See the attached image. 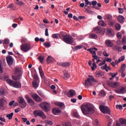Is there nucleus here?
Segmentation results:
<instances>
[{"label": "nucleus", "mask_w": 126, "mask_h": 126, "mask_svg": "<svg viewBox=\"0 0 126 126\" xmlns=\"http://www.w3.org/2000/svg\"><path fill=\"white\" fill-rule=\"evenodd\" d=\"M12 77L14 80L10 79H6V81L11 86H13L14 88H21V83L19 81H17V80H19L20 77H21V70L19 67H16L15 69V74L14 75H12Z\"/></svg>", "instance_id": "obj_1"}, {"label": "nucleus", "mask_w": 126, "mask_h": 126, "mask_svg": "<svg viewBox=\"0 0 126 126\" xmlns=\"http://www.w3.org/2000/svg\"><path fill=\"white\" fill-rule=\"evenodd\" d=\"M95 107L91 103H87L85 106H81V111L84 115H91L94 113Z\"/></svg>", "instance_id": "obj_2"}, {"label": "nucleus", "mask_w": 126, "mask_h": 126, "mask_svg": "<svg viewBox=\"0 0 126 126\" xmlns=\"http://www.w3.org/2000/svg\"><path fill=\"white\" fill-rule=\"evenodd\" d=\"M61 39L66 43V44H69L70 45H72L73 42H74L73 37L69 34H63L62 36H61Z\"/></svg>", "instance_id": "obj_3"}, {"label": "nucleus", "mask_w": 126, "mask_h": 126, "mask_svg": "<svg viewBox=\"0 0 126 126\" xmlns=\"http://www.w3.org/2000/svg\"><path fill=\"white\" fill-rule=\"evenodd\" d=\"M33 115L35 118H37V117H40V118H42L43 120H45V119H47V116H46L45 113H44V112H43L42 110H34L33 111Z\"/></svg>", "instance_id": "obj_4"}, {"label": "nucleus", "mask_w": 126, "mask_h": 126, "mask_svg": "<svg viewBox=\"0 0 126 126\" xmlns=\"http://www.w3.org/2000/svg\"><path fill=\"white\" fill-rule=\"evenodd\" d=\"M18 102L19 103V106L21 109H24L27 106V102L24 99V98L21 96H19L18 98Z\"/></svg>", "instance_id": "obj_5"}, {"label": "nucleus", "mask_w": 126, "mask_h": 126, "mask_svg": "<svg viewBox=\"0 0 126 126\" xmlns=\"http://www.w3.org/2000/svg\"><path fill=\"white\" fill-rule=\"evenodd\" d=\"M39 107L44 111V112H50V104L47 102H41Z\"/></svg>", "instance_id": "obj_6"}, {"label": "nucleus", "mask_w": 126, "mask_h": 126, "mask_svg": "<svg viewBox=\"0 0 126 126\" xmlns=\"http://www.w3.org/2000/svg\"><path fill=\"white\" fill-rule=\"evenodd\" d=\"M31 49H32V47H31V45L29 43H25L21 46V50L23 52H25V53L30 51Z\"/></svg>", "instance_id": "obj_7"}, {"label": "nucleus", "mask_w": 126, "mask_h": 126, "mask_svg": "<svg viewBox=\"0 0 126 126\" xmlns=\"http://www.w3.org/2000/svg\"><path fill=\"white\" fill-rule=\"evenodd\" d=\"M116 126H126V119L124 118L119 119V121L116 122Z\"/></svg>", "instance_id": "obj_8"}, {"label": "nucleus", "mask_w": 126, "mask_h": 126, "mask_svg": "<svg viewBox=\"0 0 126 126\" xmlns=\"http://www.w3.org/2000/svg\"><path fill=\"white\" fill-rule=\"evenodd\" d=\"M99 109L103 114H110V109L107 106L102 105L99 106Z\"/></svg>", "instance_id": "obj_9"}, {"label": "nucleus", "mask_w": 126, "mask_h": 126, "mask_svg": "<svg viewBox=\"0 0 126 126\" xmlns=\"http://www.w3.org/2000/svg\"><path fill=\"white\" fill-rule=\"evenodd\" d=\"M32 97L33 98L34 101H36V102H37L38 103L42 102V98H41V97H40L39 95H38L37 94H32Z\"/></svg>", "instance_id": "obj_10"}, {"label": "nucleus", "mask_w": 126, "mask_h": 126, "mask_svg": "<svg viewBox=\"0 0 126 126\" xmlns=\"http://www.w3.org/2000/svg\"><path fill=\"white\" fill-rule=\"evenodd\" d=\"M107 84L108 85V86L112 87V88H116V87L120 86V83H119L118 82L113 83L110 81H108L107 82Z\"/></svg>", "instance_id": "obj_11"}, {"label": "nucleus", "mask_w": 126, "mask_h": 126, "mask_svg": "<svg viewBox=\"0 0 126 126\" xmlns=\"http://www.w3.org/2000/svg\"><path fill=\"white\" fill-rule=\"evenodd\" d=\"M6 60L7 61V63H8L9 66H11L12 64H13V59L12 58V57L11 56L6 57Z\"/></svg>", "instance_id": "obj_12"}, {"label": "nucleus", "mask_w": 126, "mask_h": 126, "mask_svg": "<svg viewBox=\"0 0 126 126\" xmlns=\"http://www.w3.org/2000/svg\"><path fill=\"white\" fill-rule=\"evenodd\" d=\"M93 82L90 80V79H87L85 82V86L86 88H88L89 87H91V86H93Z\"/></svg>", "instance_id": "obj_13"}, {"label": "nucleus", "mask_w": 126, "mask_h": 126, "mask_svg": "<svg viewBox=\"0 0 126 126\" xmlns=\"http://www.w3.org/2000/svg\"><path fill=\"white\" fill-rule=\"evenodd\" d=\"M76 93H75V91L73 90H70L67 93V96L69 97V98H72L73 96L76 95Z\"/></svg>", "instance_id": "obj_14"}, {"label": "nucleus", "mask_w": 126, "mask_h": 126, "mask_svg": "<svg viewBox=\"0 0 126 126\" xmlns=\"http://www.w3.org/2000/svg\"><path fill=\"white\" fill-rule=\"evenodd\" d=\"M117 19L119 23H121V24H124V23H125V20H126L125 17L123 15H119L117 17Z\"/></svg>", "instance_id": "obj_15"}, {"label": "nucleus", "mask_w": 126, "mask_h": 126, "mask_svg": "<svg viewBox=\"0 0 126 126\" xmlns=\"http://www.w3.org/2000/svg\"><path fill=\"white\" fill-rule=\"evenodd\" d=\"M106 34L109 37H113V30H112V29L107 28L106 29Z\"/></svg>", "instance_id": "obj_16"}, {"label": "nucleus", "mask_w": 126, "mask_h": 126, "mask_svg": "<svg viewBox=\"0 0 126 126\" xmlns=\"http://www.w3.org/2000/svg\"><path fill=\"white\" fill-rule=\"evenodd\" d=\"M6 104V101L5 99L2 98L0 99V110L2 109V108H4V105Z\"/></svg>", "instance_id": "obj_17"}, {"label": "nucleus", "mask_w": 126, "mask_h": 126, "mask_svg": "<svg viewBox=\"0 0 126 126\" xmlns=\"http://www.w3.org/2000/svg\"><path fill=\"white\" fill-rule=\"evenodd\" d=\"M91 54H92L93 55V60H98V59H100V57H98V56H97L96 54V51H94L93 49L92 50Z\"/></svg>", "instance_id": "obj_18"}, {"label": "nucleus", "mask_w": 126, "mask_h": 126, "mask_svg": "<svg viewBox=\"0 0 126 126\" xmlns=\"http://www.w3.org/2000/svg\"><path fill=\"white\" fill-rule=\"evenodd\" d=\"M55 105L56 106H58V107H59L61 108V109H64L65 108V106H64V104L63 102H57L55 103Z\"/></svg>", "instance_id": "obj_19"}, {"label": "nucleus", "mask_w": 126, "mask_h": 126, "mask_svg": "<svg viewBox=\"0 0 126 126\" xmlns=\"http://www.w3.org/2000/svg\"><path fill=\"white\" fill-rule=\"evenodd\" d=\"M52 112L54 115H59L61 113V109L59 108H55L52 110Z\"/></svg>", "instance_id": "obj_20"}, {"label": "nucleus", "mask_w": 126, "mask_h": 126, "mask_svg": "<svg viewBox=\"0 0 126 126\" xmlns=\"http://www.w3.org/2000/svg\"><path fill=\"white\" fill-rule=\"evenodd\" d=\"M6 93V89L4 88H1L0 89V96H4Z\"/></svg>", "instance_id": "obj_21"}, {"label": "nucleus", "mask_w": 126, "mask_h": 126, "mask_svg": "<svg viewBox=\"0 0 126 126\" xmlns=\"http://www.w3.org/2000/svg\"><path fill=\"white\" fill-rule=\"evenodd\" d=\"M52 38H54V39H59V37L60 39H62L61 37H63V34H61L60 33H55L52 35Z\"/></svg>", "instance_id": "obj_22"}, {"label": "nucleus", "mask_w": 126, "mask_h": 126, "mask_svg": "<svg viewBox=\"0 0 126 126\" xmlns=\"http://www.w3.org/2000/svg\"><path fill=\"white\" fill-rule=\"evenodd\" d=\"M105 44L107 46V47H113V45H114L113 42H112L110 39L106 40L105 41Z\"/></svg>", "instance_id": "obj_23"}, {"label": "nucleus", "mask_w": 126, "mask_h": 126, "mask_svg": "<svg viewBox=\"0 0 126 126\" xmlns=\"http://www.w3.org/2000/svg\"><path fill=\"white\" fill-rule=\"evenodd\" d=\"M113 50H114L115 51H118V52H121L123 49L122 48V47L119 46L118 45H115L112 47Z\"/></svg>", "instance_id": "obj_24"}, {"label": "nucleus", "mask_w": 126, "mask_h": 126, "mask_svg": "<svg viewBox=\"0 0 126 126\" xmlns=\"http://www.w3.org/2000/svg\"><path fill=\"white\" fill-rule=\"evenodd\" d=\"M104 72L103 71H97L95 73L96 77H100V76H104Z\"/></svg>", "instance_id": "obj_25"}, {"label": "nucleus", "mask_w": 126, "mask_h": 126, "mask_svg": "<svg viewBox=\"0 0 126 126\" xmlns=\"http://www.w3.org/2000/svg\"><path fill=\"white\" fill-rule=\"evenodd\" d=\"M26 98L28 100V103H29V104H31L32 105H35L34 101L32 100V99H31V98H30L29 96H26Z\"/></svg>", "instance_id": "obj_26"}, {"label": "nucleus", "mask_w": 126, "mask_h": 126, "mask_svg": "<svg viewBox=\"0 0 126 126\" xmlns=\"http://www.w3.org/2000/svg\"><path fill=\"white\" fill-rule=\"evenodd\" d=\"M94 30L95 33H96V34H99V33H101V32H102V29H101V28L99 27L94 29Z\"/></svg>", "instance_id": "obj_27"}, {"label": "nucleus", "mask_w": 126, "mask_h": 126, "mask_svg": "<svg viewBox=\"0 0 126 126\" xmlns=\"http://www.w3.org/2000/svg\"><path fill=\"white\" fill-rule=\"evenodd\" d=\"M97 4V1H92V5H93L92 6L93 8H95V9H97V10H99L100 8H99L98 7L95 6Z\"/></svg>", "instance_id": "obj_28"}, {"label": "nucleus", "mask_w": 126, "mask_h": 126, "mask_svg": "<svg viewBox=\"0 0 126 126\" xmlns=\"http://www.w3.org/2000/svg\"><path fill=\"white\" fill-rule=\"evenodd\" d=\"M89 38H90V39H97L98 38V36L97 34L92 33L90 34Z\"/></svg>", "instance_id": "obj_29"}, {"label": "nucleus", "mask_w": 126, "mask_h": 126, "mask_svg": "<svg viewBox=\"0 0 126 126\" xmlns=\"http://www.w3.org/2000/svg\"><path fill=\"white\" fill-rule=\"evenodd\" d=\"M89 78L88 79H89L91 81H92V82H94V83H97V82H98V81L95 79L93 76L89 75Z\"/></svg>", "instance_id": "obj_30"}, {"label": "nucleus", "mask_w": 126, "mask_h": 126, "mask_svg": "<svg viewBox=\"0 0 126 126\" xmlns=\"http://www.w3.org/2000/svg\"><path fill=\"white\" fill-rule=\"evenodd\" d=\"M53 61H54V58L51 56H48L46 59V62L48 63H52Z\"/></svg>", "instance_id": "obj_31"}, {"label": "nucleus", "mask_w": 126, "mask_h": 126, "mask_svg": "<svg viewBox=\"0 0 126 126\" xmlns=\"http://www.w3.org/2000/svg\"><path fill=\"white\" fill-rule=\"evenodd\" d=\"M64 72V78L65 79H67V78H69V74L67 72L66 70H63Z\"/></svg>", "instance_id": "obj_32"}, {"label": "nucleus", "mask_w": 126, "mask_h": 126, "mask_svg": "<svg viewBox=\"0 0 126 126\" xmlns=\"http://www.w3.org/2000/svg\"><path fill=\"white\" fill-rule=\"evenodd\" d=\"M98 24L99 26H102V27H105L106 26V24L104 22V21L100 20L98 22Z\"/></svg>", "instance_id": "obj_33"}, {"label": "nucleus", "mask_w": 126, "mask_h": 126, "mask_svg": "<svg viewBox=\"0 0 126 126\" xmlns=\"http://www.w3.org/2000/svg\"><path fill=\"white\" fill-rule=\"evenodd\" d=\"M70 64V63L68 62H65V63H61V65L63 66V67H67V66H69Z\"/></svg>", "instance_id": "obj_34"}, {"label": "nucleus", "mask_w": 126, "mask_h": 126, "mask_svg": "<svg viewBox=\"0 0 126 126\" xmlns=\"http://www.w3.org/2000/svg\"><path fill=\"white\" fill-rule=\"evenodd\" d=\"M126 69V64H123L121 66V69L119 70V72L123 73Z\"/></svg>", "instance_id": "obj_35"}, {"label": "nucleus", "mask_w": 126, "mask_h": 126, "mask_svg": "<svg viewBox=\"0 0 126 126\" xmlns=\"http://www.w3.org/2000/svg\"><path fill=\"white\" fill-rule=\"evenodd\" d=\"M115 23H116V22L115 21V20H112L109 22L108 24L110 26H111V27H113L115 25Z\"/></svg>", "instance_id": "obj_36"}, {"label": "nucleus", "mask_w": 126, "mask_h": 126, "mask_svg": "<svg viewBox=\"0 0 126 126\" xmlns=\"http://www.w3.org/2000/svg\"><path fill=\"white\" fill-rule=\"evenodd\" d=\"M45 123L49 125V126H53L54 125V123L52 121L50 120H45Z\"/></svg>", "instance_id": "obj_37"}, {"label": "nucleus", "mask_w": 126, "mask_h": 126, "mask_svg": "<svg viewBox=\"0 0 126 126\" xmlns=\"http://www.w3.org/2000/svg\"><path fill=\"white\" fill-rule=\"evenodd\" d=\"M62 125L63 126H71V123L68 122H63Z\"/></svg>", "instance_id": "obj_38"}, {"label": "nucleus", "mask_w": 126, "mask_h": 126, "mask_svg": "<svg viewBox=\"0 0 126 126\" xmlns=\"http://www.w3.org/2000/svg\"><path fill=\"white\" fill-rule=\"evenodd\" d=\"M6 117V118H8V120H11L12 119V117H13V112L7 115Z\"/></svg>", "instance_id": "obj_39"}, {"label": "nucleus", "mask_w": 126, "mask_h": 126, "mask_svg": "<svg viewBox=\"0 0 126 126\" xmlns=\"http://www.w3.org/2000/svg\"><path fill=\"white\" fill-rule=\"evenodd\" d=\"M37 81H32V85L34 88H37L38 86V83H37Z\"/></svg>", "instance_id": "obj_40"}, {"label": "nucleus", "mask_w": 126, "mask_h": 126, "mask_svg": "<svg viewBox=\"0 0 126 126\" xmlns=\"http://www.w3.org/2000/svg\"><path fill=\"white\" fill-rule=\"evenodd\" d=\"M44 57L42 56H40L38 58V59L39 61V62L41 63H43V62L44 61Z\"/></svg>", "instance_id": "obj_41"}, {"label": "nucleus", "mask_w": 126, "mask_h": 126, "mask_svg": "<svg viewBox=\"0 0 126 126\" xmlns=\"http://www.w3.org/2000/svg\"><path fill=\"white\" fill-rule=\"evenodd\" d=\"M99 94L100 95V96L104 97V96H106V92H105V91H104V90H101Z\"/></svg>", "instance_id": "obj_42"}, {"label": "nucleus", "mask_w": 126, "mask_h": 126, "mask_svg": "<svg viewBox=\"0 0 126 126\" xmlns=\"http://www.w3.org/2000/svg\"><path fill=\"white\" fill-rule=\"evenodd\" d=\"M126 36H124L123 37V38H122V41H121L122 43V45H126Z\"/></svg>", "instance_id": "obj_43"}, {"label": "nucleus", "mask_w": 126, "mask_h": 126, "mask_svg": "<svg viewBox=\"0 0 126 126\" xmlns=\"http://www.w3.org/2000/svg\"><path fill=\"white\" fill-rule=\"evenodd\" d=\"M85 4L86 5L85 6L84 8H85V9H86V7H87L88 8H89V6H88L87 5H88V4H90V5H91L92 3H91V2L88 1L86 3H85Z\"/></svg>", "instance_id": "obj_44"}, {"label": "nucleus", "mask_w": 126, "mask_h": 126, "mask_svg": "<svg viewBox=\"0 0 126 126\" xmlns=\"http://www.w3.org/2000/svg\"><path fill=\"white\" fill-rule=\"evenodd\" d=\"M115 28L116 29V30H121V24H117L115 25Z\"/></svg>", "instance_id": "obj_45"}, {"label": "nucleus", "mask_w": 126, "mask_h": 126, "mask_svg": "<svg viewBox=\"0 0 126 126\" xmlns=\"http://www.w3.org/2000/svg\"><path fill=\"white\" fill-rule=\"evenodd\" d=\"M17 5H19L20 6H22V5H24L25 3H24V2L22 1H19L17 3Z\"/></svg>", "instance_id": "obj_46"}, {"label": "nucleus", "mask_w": 126, "mask_h": 126, "mask_svg": "<svg viewBox=\"0 0 126 126\" xmlns=\"http://www.w3.org/2000/svg\"><path fill=\"white\" fill-rule=\"evenodd\" d=\"M95 60L96 59H92L93 63V67H94V68H97V66L96 65V62H95Z\"/></svg>", "instance_id": "obj_47"}, {"label": "nucleus", "mask_w": 126, "mask_h": 126, "mask_svg": "<svg viewBox=\"0 0 126 126\" xmlns=\"http://www.w3.org/2000/svg\"><path fill=\"white\" fill-rule=\"evenodd\" d=\"M83 47V46L82 45L76 46L75 47V50L77 51V50H80V49H82Z\"/></svg>", "instance_id": "obj_48"}, {"label": "nucleus", "mask_w": 126, "mask_h": 126, "mask_svg": "<svg viewBox=\"0 0 126 126\" xmlns=\"http://www.w3.org/2000/svg\"><path fill=\"white\" fill-rule=\"evenodd\" d=\"M7 44H9V39H7V38H5L3 40V45Z\"/></svg>", "instance_id": "obj_49"}, {"label": "nucleus", "mask_w": 126, "mask_h": 126, "mask_svg": "<svg viewBox=\"0 0 126 126\" xmlns=\"http://www.w3.org/2000/svg\"><path fill=\"white\" fill-rule=\"evenodd\" d=\"M117 38H118V39H122V33L121 32H118L117 33Z\"/></svg>", "instance_id": "obj_50"}, {"label": "nucleus", "mask_w": 126, "mask_h": 126, "mask_svg": "<svg viewBox=\"0 0 126 126\" xmlns=\"http://www.w3.org/2000/svg\"><path fill=\"white\" fill-rule=\"evenodd\" d=\"M110 74H111V76L112 77H113V78H115V76H117V75H118V72L110 73Z\"/></svg>", "instance_id": "obj_51"}, {"label": "nucleus", "mask_w": 126, "mask_h": 126, "mask_svg": "<svg viewBox=\"0 0 126 126\" xmlns=\"http://www.w3.org/2000/svg\"><path fill=\"white\" fill-rule=\"evenodd\" d=\"M119 10V13H121V14H123L124 13V9L122 8H118Z\"/></svg>", "instance_id": "obj_52"}, {"label": "nucleus", "mask_w": 126, "mask_h": 126, "mask_svg": "<svg viewBox=\"0 0 126 126\" xmlns=\"http://www.w3.org/2000/svg\"><path fill=\"white\" fill-rule=\"evenodd\" d=\"M33 78H34L35 81H38L39 80V78H38V75L36 74L33 75Z\"/></svg>", "instance_id": "obj_53"}, {"label": "nucleus", "mask_w": 126, "mask_h": 126, "mask_svg": "<svg viewBox=\"0 0 126 126\" xmlns=\"http://www.w3.org/2000/svg\"><path fill=\"white\" fill-rule=\"evenodd\" d=\"M116 108L119 109L120 110H123V105H117Z\"/></svg>", "instance_id": "obj_54"}, {"label": "nucleus", "mask_w": 126, "mask_h": 126, "mask_svg": "<svg viewBox=\"0 0 126 126\" xmlns=\"http://www.w3.org/2000/svg\"><path fill=\"white\" fill-rule=\"evenodd\" d=\"M13 3H11L8 5L7 8H11V9H13Z\"/></svg>", "instance_id": "obj_55"}, {"label": "nucleus", "mask_w": 126, "mask_h": 126, "mask_svg": "<svg viewBox=\"0 0 126 126\" xmlns=\"http://www.w3.org/2000/svg\"><path fill=\"white\" fill-rule=\"evenodd\" d=\"M116 43L117 45H118L119 46H120V45H122V41L119 39L117 40Z\"/></svg>", "instance_id": "obj_56"}, {"label": "nucleus", "mask_w": 126, "mask_h": 126, "mask_svg": "<svg viewBox=\"0 0 126 126\" xmlns=\"http://www.w3.org/2000/svg\"><path fill=\"white\" fill-rule=\"evenodd\" d=\"M106 63V60H103V61L101 63H100L98 65L99 66H101V65H103V64H105Z\"/></svg>", "instance_id": "obj_57"}, {"label": "nucleus", "mask_w": 126, "mask_h": 126, "mask_svg": "<svg viewBox=\"0 0 126 126\" xmlns=\"http://www.w3.org/2000/svg\"><path fill=\"white\" fill-rule=\"evenodd\" d=\"M48 28H46L45 29V36H49V32H48Z\"/></svg>", "instance_id": "obj_58"}, {"label": "nucleus", "mask_w": 126, "mask_h": 126, "mask_svg": "<svg viewBox=\"0 0 126 126\" xmlns=\"http://www.w3.org/2000/svg\"><path fill=\"white\" fill-rule=\"evenodd\" d=\"M39 71L40 75L41 77H43L44 76V72H43V70H41Z\"/></svg>", "instance_id": "obj_59"}, {"label": "nucleus", "mask_w": 126, "mask_h": 126, "mask_svg": "<svg viewBox=\"0 0 126 126\" xmlns=\"http://www.w3.org/2000/svg\"><path fill=\"white\" fill-rule=\"evenodd\" d=\"M125 91V88L122 87L119 90V93H123Z\"/></svg>", "instance_id": "obj_60"}, {"label": "nucleus", "mask_w": 126, "mask_h": 126, "mask_svg": "<svg viewBox=\"0 0 126 126\" xmlns=\"http://www.w3.org/2000/svg\"><path fill=\"white\" fill-rule=\"evenodd\" d=\"M50 43L49 42H45L44 43V46H45V47H50Z\"/></svg>", "instance_id": "obj_61"}, {"label": "nucleus", "mask_w": 126, "mask_h": 126, "mask_svg": "<svg viewBox=\"0 0 126 126\" xmlns=\"http://www.w3.org/2000/svg\"><path fill=\"white\" fill-rule=\"evenodd\" d=\"M102 54L104 57H109V55L107 54L106 51H104Z\"/></svg>", "instance_id": "obj_62"}, {"label": "nucleus", "mask_w": 126, "mask_h": 126, "mask_svg": "<svg viewBox=\"0 0 126 126\" xmlns=\"http://www.w3.org/2000/svg\"><path fill=\"white\" fill-rule=\"evenodd\" d=\"M15 102V101H14V100L11 101L9 103V105L12 106V105H13V104H14Z\"/></svg>", "instance_id": "obj_63"}, {"label": "nucleus", "mask_w": 126, "mask_h": 126, "mask_svg": "<svg viewBox=\"0 0 126 126\" xmlns=\"http://www.w3.org/2000/svg\"><path fill=\"white\" fill-rule=\"evenodd\" d=\"M74 117L78 118H79V115H78V113L75 112L74 113Z\"/></svg>", "instance_id": "obj_64"}]
</instances>
